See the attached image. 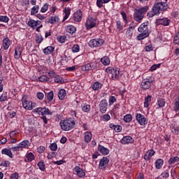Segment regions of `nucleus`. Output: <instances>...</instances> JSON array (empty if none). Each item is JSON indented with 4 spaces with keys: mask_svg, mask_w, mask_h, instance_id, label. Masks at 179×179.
Returning <instances> with one entry per match:
<instances>
[{
    "mask_svg": "<svg viewBox=\"0 0 179 179\" xmlns=\"http://www.w3.org/2000/svg\"><path fill=\"white\" fill-rule=\"evenodd\" d=\"M165 2L155 3L152 7L153 12H149L148 13V17H153L155 15H159L161 12H164L169 9V5L167 4V0H164Z\"/></svg>",
    "mask_w": 179,
    "mask_h": 179,
    "instance_id": "f257e3e1",
    "label": "nucleus"
},
{
    "mask_svg": "<svg viewBox=\"0 0 179 179\" xmlns=\"http://www.w3.org/2000/svg\"><path fill=\"white\" fill-rule=\"evenodd\" d=\"M59 125L62 131H71V129H73V128H75V126L76 125V122H75V119L73 118H69L61 120Z\"/></svg>",
    "mask_w": 179,
    "mask_h": 179,
    "instance_id": "f03ea898",
    "label": "nucleus"
},
{
    "mask_svg": "<svg viewBox=\"0 0 179 179\" xmlns=\"http://www.w3.org/2000/svg\"><path fill=\"white\" fill-rule=\"evenodd\" d=\"M149 10L148 6L134 9V19L136 22H141L145 17V13Z\"/></svg>",
    "mask_w": 179,
    "mask_h": 179,
    "instance_id": "7ed1b4c3",
    "label": "nucleus"
},
{
    "mask_svg": "<svg viewBox=\"0 0 179 179\" xmlns=\"http://www.w3.org/2000/svg\"><path fill=\"white\" fill-rule=\"evenodd\" d=\"M106 72L109 74L113 80H118L121 77L120 69L118 68L108 67L106 69Z\"/></svg>",
    "mask_w": 179,
    "mask_h": 179,
    "instance_id": "20e7f679",
    "label": "nucleus"
},
{
    "mask_svg": "<svg viewBox=\"0 0 179 179\" xmlns=\"http://www.w3.org/2000/svg\"><path fill=\"white\" fill-rule=\"evenodd\" d=\"M155 82V79L152 77L144 78L140 85V87L143 90H148L152 87V83Z\"/></svg>",
    "mask_w": 179,
    "mask_h": 179,
    "instance_id": "39448f33",
    "label": "nucleus"
},
{
    "mask_svg": "<svg viewBox=\"0 0 179 179\" xmlns=\"http://www.w3.org/2000/svg\"><path fill=\"white\" fill-rule=\"evenodd\" d=\"M22 107L25 110H33V108H35V107L37 106L36 103H33L31 101H28L26 99V96H23L22 98Z\"/></svg>",
    "mask_w": 179,
    "mask_h": 179,
    "instance_id": "423d86ee",
    "label": "nucleus"
},
{
    "mask_svg": "<svg viewBox=\"0 0 179 179\" xmlns=\"http://www.w3.org/2000/svg\"><path fill=\"white\" fill-rule=\"evenodd\" d=\"M105 41L103 38H94L89 41V45L91 48H98V47H101L104 44Z\"/></svg>",
    "mask_w": 179,
    "mask_h": 179,
    "instance_id": "0eeeda50",
    "label": "nucleus"
},
{
    "mask_svg": "<svg viewBox=\"0 0 179 179\" xmlns=\"http://www.w3.org/2000/svg\"><path fill=\"white\" fill-rule=\"evenodd\" d=\"M34 113H36L38 115H52V112L50 111L48 108H36Z\"/></svg>",
    "mask_w": 179,
    "mask_h": 179,
    "instance_id": "6e6552de",
    "label": "nucleus"
},
{
    "mask_svg": "<svg viewBox=\"0 0 179 179\" xmlns=\"http://www.w3.org/2000/svg\"><path fill=\"white\" fill-rule=\"evenodd\" d=\"M136 120L140 125L145 126L148 124V118H146L142 113H136Z\"/></svg>",
    "mask_w": 179,
    "mask_h": 179,
    "instance_id": "1a4fd4ad",
    "label": "nucleus"
},
{
    "mask_svg": "<svg viewBox=\"0 0 179 179\" xmlns=\"http://www.w3.org/2000/svg\"><path fill=\"white\" fill-rule=\"evenodd\" d=\"M108 103L107 99H102L99 103V110L102 114H106Z\"/></svg>",
    "mask_w": 179,
    "mask_h": 179,
    "instance_id": "9d476101",
    "label": "nucleus"
},
{
    "mask_svg": "<svg viewBox=\"0 0 179 179\" xmlns=\"http://www.w3.org/2000/svg\"><path fill=\"white\" fill-rule=\"evenodd\" d=\"M110 162V159L108 158L103 157L101 159L99 164V167L101 170H104L107 166H108V163Z\"/></svg>",
    "mask_w": 179,
    "mask_h": 179,
    "instance_id": "9b49d317",
    "label": "nucleus"
},
{
    "mask_svg": "<svg viewBox=\"0 0 179 179\" xmlns=\"http://www.w3.org/2000/svg\"><path fill=\"white\" fill-rule=\"evenodd\" d=\"M85 27H87V29L96 27V19L93 17L88 18L85 22Z\"/></svg>",
    "mask_w": 179,
    "mask_h": 179,
    "instance_id": "f8f14e48",
    "label": "nucleus"
},
{
    "mask_svg": "<svg viewBox=\"0 0 179 179\" xmlns=\"http://www.w3.org/2000/svg\"><path fill=\"white\" fill-rule=\"evenodd\" d=\"M149 22H143L140 25L138 30L140 33H149Z\"/></svg>",
    "mask_w": 179,
    "mask_h": 179,
    "instance_id": "ddd939ff",
    "label": "nucleus"
},
{
    "mask_svg": "<svg viewBox=\"0 0 179 179\" xmlns=\"http://www.w3.org/2000/svg\"><path fill=\"white\" fill-rule=\"evenodd\" d=\"M74 171H76L78 177H79L80 178H83V177L86 176V173L85 172V171L78 166L74 168Z\"/></svg>",
    "mask_w": 179,
    "mask_h": 179,
    "instance_id": "4468645a",
    "label": "nucleus"
},
{
    "mask_svg": "<svg viewBox=\"0 0 179 179\" xmlns=\"http://www.w3.org/2000/svg\"><path fill=\"white\" fill-rule=\"evenodd\" d=\"M134 142H135V141L129 136H124L120 141V143H122V145H128V143H134Z\"/></svg>",
    "mask_w": 179,
    "mask_h": 179,
    "instance_id": "2eb2a0df",
    "label": "nucleus"
},
{
    "mask_svg": "<svg viewBox=\"0 0 179 179\" xmlns=\"http://www.w3.org/2000/svg\"><path fill=\"white\" fill-rule=\"evenodd\" d=\"M83 16V14H82V10H78L73 14V20H74V22H80V20H82Z\"/></svg>",
    "mask_w": 179,
    "mask_h": 179,
    "instance_id": "dca6fc26",
    "label": "nucleus"
},
{
    "mask_svg": "<svg viewBox=\"0 0 179 179\" xmlns=\"http://www.w3.org/2000/svg\"><path fill=\"white\" fill-rule=\"evenodd\" d=\"M40 24H41V21L40 20L36 21L33 19H30L28 22V26L32 29H36V27H37V26H40Z\"/></svg>",
    "mask_w": 179,
    "mask_h": 179,
    "instance_id": "f3484780",
    "label": "nucleus"
},
{
    "mask_svg": "<svg viewBox=\"0 0 179 179\" xmlns=\"http://www.w3.org/2000/svg\"><path fill=\"white\" fill-rule=\"evenodd\" d=\"M22 52H23V48L20 46H17L15 50V55H14L15 59H20V57H22Z\"/></svg>",
    "mask_w": 179,
    "mask_h": 179,
    "instance_id": "a211bd4d",
    "label": "nucleus"
},
{
    "mask_svg": "<svg viewBox=\"0 0 179 179\" xmlns=\"http://www.w3.org/2000/svg\"><path fill=\"white\" fill-rule=\"evenodd\" d=\"M124 27H126V25L124 26V24H122L121 20L116 21V29L117 30V33H124Z\"/></svg>",
    "mask_w": 179,
    "mask_h": 179,
    "instance_id": "6ab92c4d",
    "label": "nucleus"
},
{
    "mask_svg": "<svg viewBox=\"0 0 179 179\" xmlns=\"http://www.w3.org/2000/svg\"><path fill=\"white\" fill-rule=\"evenodd\" d=\"M169 24L170 20L167 18L157 19L156 20V24L158 25L162 24V26H169Z\"/></svg>",
    "mask_w": 179,
    "mask_h": 179,
    "instance_id": "aec40b11",
    "label": "nucleus"
},
{
    "mask_svg": "<svg viewBox=\"0 0 179 179\" xmlns=\"http://www.w3.org/2000/svg\"><path fill=\"white\" fill-rule=\"evenodd\" d=\"M155 153H156V152H155V150H149L144 155V159L146 161L150 160L152 159V157H153V156H155Z\"/></svg>",
    "mask_w": 179,
    "mask_h": 179,
    "instance_id": "412c9836",
    "label": "nucleus"
},
{
    "mask_svg": "<svg viewBox=\"0 0 179 179\" xmlns=\"http://www.w3.org/2000/svg\"><path fill=\"white\" fill-rule=\"evenodd\" d=\"M98 150L99 152H100V153H101L102 155H108V153H110V150H108V148L101 145H99L98 146Z\"/></svg>",
    "mask_w": 179,
    "mask_h": 179,
    "instance_id": "4be33fe9",
    "label": "nucleus"
},
{
    "mask_svg": "<svg viewBox=\"0 0 179 179\" xmlns=\"http://www.w3.org/2000/svg\"><path fill=\"white\" fill-rule=\"evenodd\" d=\"M18 145L21 150H23V149H26V148H29V146H30V141H29V140H24L20 143Z\"/></svg>",
    "mask_w": 179,
    "mask_h": 179,
    "instance_id": "5701e85b",
    "label": "nucleus"
},
{
    "mask_svg": "<svg viewBox=\"0 0 179 179\" xmlns=\"http://www.w3.org/2000/svg\"><path fill=\"white\" fill-rule=\"evenodd\" d=\"M92 133L90 131H86L84 133V141L86 143H90V141H92Z\"/></svg>",
    "mask_w": 179,
    "mask_h": 179,
    "instance_id": "b1692460",
    "label": "nucleus"
},
{
    "mask_svg": "<svg viewBox=\"0 0 179 179\" xmlns=\"http://www.w3.org/2000/svg\"><path fill=\"white\" fill-rule=\"evenodd\" d=\"M10 46V40L8 38H4L3 39V50H8Z\"/></svg>",
    "mask_w": 179,
    "mask_h": 179,
    "instance_id": "393cba45",
    "label": "nucleus"
},
{
    "mask_svg": "<svg viewBox=\"0 0 179 179\" xmlns=\"http://www.w3.org/2000/svg\"><path fill=\"white\" fill-rule=\"evenodd\" d=\"M2 155H6V156H8V157H10V159H13V154H12V151L8 148H4L1 150Z\"/></svg>",
    "mask_w": 179,
    "mask_h": 179,
    "instance_id": "a878e982",
    "label": "nucleus"
},
{
    "mask_svg": "<svg viewBox=\"0 0 179 179\" xmlns=\"http://www.w3.org/2000/svg\"><path fill=\"white\" fill-rule=\"evenodd\" d=\"M66 30L67 33H69L70 34H73V33L76 32V27L73 25H68L66 27Z\"/></svg>",
    "mask_w": 179,
    "mask_h": 179,
    "instance_id": "bb28decb",
    "label": "nucleus"
},
{
    "mask_svg": "<svg viewBox=\"0 0 179 179\" xmlns=\"http://www.w3.org/2000/svg\"><path fill=\"white\" fill-rule=\"evenodd\" d=\"M54 82L55 83H59L60 85H62V83H65V80H64V78H62V77L59 76V75H56L54 77Z\"/></svg>",
    "mask_w": 179,
    "mask_h": 179,
    "instance_id": "cd10ccee",
    "label": "nucleus"
},
{
    "mask_svg": "<svg viewBox=\"0 0 179 179\" xmlns=\"http://www.w3.org/2000/svg\"><path fill=\"white\" fill-rule=\"evenodd\" d=\"M63 12L64 13H65V15L64 17L62 22H64L65 20H66V19H68V17H69V15H71V8L69 7L65 8Z\"/></svg>",
    "mask_w": 179,
    "mask_h": 179,
    "instance_id": "c85d7f7f",
    "label": "nucleus"
},
{
    "mask_svg": "<svg viewBox=\"0 0 179 179\" xmlns=\"http://www.w3.org/2000/svg\"><path fill=\"white\" fill-rule=\"evenodd\" d=\"M164 163V161L162 159H158L155 162V167L157 169V170H160L162 167H163V164Z\"/></svg>",
    "mask_w": 179,
    "mask_h": 179,
    "instance_id": "c756f323",
    "label": "nucleus"
},
{
    "mask_svg": "<svg viewBox=\"0 0 179 179\" xmlns=\"http://www.w3.org/2000/svg\"><path fill=\"white\" fill-rule=\"evenodd\" d=\"M25 157V162H33V160H34V154L32 152H27Z\"/></svg>",
    "mask_w": 179,
    "mask_h": 179,
    "instance_id": "7c9ffc66",
    "label": "nucleus"
},
{
    "mask_svg": "<svg viewBox=\"0 0 179 179\" xmlns=\"http://www.w3.org/2000/svg\"><path fill=\"white\" fill-rule=\"evenodd\" d=\"M178 162H179L178 157H171V158L168 161V163L170 166H171V164H176V163H178Z\"/></svg>",
    "mask_w": 179,
    "mask_h": 179,
    "instance_id": "2f4dec72",
    "label": "nucleus"
},
{
    "mask_svg": "<svg viewBox=\"0 0 179 179\" xmlns=\"http://www.w3.org/2000/svg\"><path fill=\"white\" fill-rule=\"evenodd\" d=\"M65 96H66V91L64 89L60 90L58 93L59 100H64V99H65Z\"/></svg>",
    "mask_w": 179,
    "mask_h": 179,
    "instance_id": "473e14b6",
    "label": "nucleus"
},
{
    "mask_svg": "<svg viewBox=\"0 0 179 179\" xmlns=\"http://www.w3.org/2000/svg\"><path fill=\"white\" fill-rule=\"evenodd\" d=\"M43 52H44V54H45V55H48L50 54H52V52H54V47H52V46H48L47 48H45L43 50Z\"/></svg>",
    "mask_w": 179,
    "mask_h": 179,
    "instance_id": "72a5a7b5",
    "label": "nucleus"
},
{
    "mask_svg": "<svg viewBox=\"0 0 179 179\" xmlns=\"http://www.w3.org/2000/svg\"><path fill=\"white\" fill-rule=\"evenodd\" d=\"M101 87H103V84L99 82H95L92 85V90H100Z\"/></svg>",
    "mask_w": 179,
    "mask_h": 179,
    "instance_id": "f704fd0d",
    "label": "nucleus"
},
{
    "mask_svg": "<svg viewBox=\"0 0 179 179\" xmlns=\"http://www.w3.org/2000/svg\"><path fill=\"white\" fill-rule=\"evenodd\" d=\"M152 101V95H148L147 97L145 98L144 101V107H149V104H150Z\"/></svg>",
    "mask_w": 179,
    "mask_h": 179,
    "instance_id": "c9c22d12",
    "label": "nucleus"
},
{
    "mask_svg": "<svg viewBox=\"0 0 179 179\" xmlns=\"http://www.w3.org/2000/svg\"><path fill=\"white\" fill-rule=\"evenodd\" d=\"M141 34H140L138 36H137V39L141 41V40H143L144 38H146V37H149V33L147 32H141Z\"/></svg>",
    "mask_w": 179,
    "mask_h": 179,
    "instance_id": "e433bc0d",
    "label": "nucleus"
},
{
    "mask_svg": "<svg viewBox=\"0 0 179 179\" xmlns=\"http://www.w3.org/2000/svg\"><path fill=\"white\" fill-rule=\"evenodd\" d=\"M80 69L83 72H89V71H92L90 63H88L85 65L81 66Z\"/></svg>",
    "mask_w": 179,
    "mask_h": 179,
    "instance_id": "4c0bfd02",
    "label": "nucleus"
},
{
    "mask_svg": "<svg viewBox=\"0 0 179 179\" xmlns=\"http://www.w3.org/2000/svg\"><path fill=\"white\" fill-rule=\"evenodd\" d=\"M59 21V18L57 15L52 16L49 20V23H51V24H54L55 23H57Z\"/></svg>",
    "mask_w": 179,
    "mask_h": 179,
    "instance_id": "58836bf2",
    "label": "nucleus"
},
{
    "mask_svg": "<svg viewBox=\"0 0 179 179\" xmlns=\"http://www.w3.org/2000/svg\"><path fill=\"white\" fill-rule=\"evenodd\" d=\"M40 9V6L38 5L34 6L31 9V15L34 16L36 13H38V10Z\"/></svg>",
    "mask_w": 179,
    "mask_h": 179,
    "instance_id": "ea45409f",
    "label": "nucleus"
},
{
    "mask_svg": "<svg viewBox=\"0 0 179 179\" xmlns=\"http://www.w3.org/2000/svg\"><path fill=\"white\" fill-rule=\"evenodd\" d=\"M101 62L103 65H110V59L108 57L105 56L101 59Z\"/></svg>",
    "mask_w": 179,
    "mask_h": 179,
    "instance_id": "a19ab883",
    "label": "nucleus"
},
{
    "mask_svg": "<svg viewBox=\"0 0 179 179\" xmlns=\"http://www.w3.org/2000/svg\"><path fill=\"white\" fill-rule=\"evenodd\" d=\"M81 108L85 113H89L90 111L91 107L90 105L83 103V105H81Z\"/></svg>",
    "mask_w": 179,
    "mask_h": 179,
    "instance_id": "79ce46f5",
    "label": "nucleus"
},
{
    "mask_svg": "<svg viewBox=\"0 0 179 179\" xmlns=\"http://www.w3.org/2000/svg\"><path fill=\"white\" fill-rule=\"evenodd\" d=\"M120 15H122V17L123 19V21L124 22L125 26L128 24V17H127V13L124 11H121Z\"/></svg>",
    "mask_w": 179,
    "mask_h": 179,
    "instance_id": "37998d69",
    "label": "nucleus"
},
{
    "mask_svg": "<svg viewBox=\"0 0 179 179\" xmlns=\"http://www.w3.org/2000/svg\"><path fill=\"white\" fill-rule=\"evenodd\" d=\"M39 82H50V78L45 75H42L38 78Z\"/></svg>",
    "mask_w": 179,
    "mask_h": 179,
    "instance_id": "c03bdc74",
    "label": "nucleus"
},
{
    "mask_svg": "<svg viewBox=\"0 0 179 179\" xmlns=\"http://www.w3.org/2000/svg\"><path fill=\"white\" fill-rule=\"evenodd\" d=\"M123 120L124 122H131L132 121V115L127 114L124 115Z\"/></svg>",
    "mask_w": 179,
    "mask_h": 179,
    "instance_id": "a18cd8bd",
    "label": "nucleus"
},
{
    "mask_svg": "<svg viewBox=\"0 0 179 179\" xmlns=\"http://www.w3.org/2000/svg\"><path fill=\"white\" fill-rule=\"evenodd\" d=\"M157 104L159 107L162 108L164 107V106H166V100H164V99H159L157 101Z\"/></svg>",
    "mask_w": 179,
    "mask_h": 179,
    "instance_id": "49530a36",
    "label": "nucleus"
},
{
    "mask_svg": "<svg viewBox=\"0 0 179 179\" xmlns=\"http://www.w3.org/2000/svg\"><path fill=\"white\" fill-rule=\"evenodd\" d=\"M90 66L91 68V70L93 71L94 69H97V68L99 66V64L96 62H92L90 63Z\"/></svg>",
    "mask_w": 179,
    "mask_h": 179,
    "instance_id": "de8ad7c7",
    "label": "nucleus"
},
{
    "mask_svg": "<svg viewBox=\"0 0 179 179\" xmlns=\"http://www.w3.org/2000/svg\"><path fill=\"white\" fill-rule=\"evenodd\" d=\"M43 40H44V38H43V36H41V34L37 35L36 36V42L38 44H41V43H43Z\"/></svg>",
    "mask_w": 179,
    "mask_h": 179,
    "instance_id": "09e8293b",
    "label": "nucleus"
},
{
    "mask_svg": "<svg viewBox=\"0 0 179 179\" xmlns=\"http://www.w3.org/2000/svg\"><path fill=\"white\" fill-rule=\"evenodd\" d=\"M53 99H54V92L50 91L47 94V99L48 100V101H52Z\"/></svg>",
    "mask_w": 179,
    "mask_h": 179,
    "instance_id": "8fccbe9b",
    "label": "nucleus"
},
{
    "mask_svg": "<svg viewBox=\"0 0 179 179\" xmlns=\"http://www.w3.org/2000/svg\"><path fill=\"white\" fill-rule=\"evenodd\" d=\"M8 100V94L3 93L2 95L0 96V102L2 103V101H6Z\"/></svg>",
    "mask_w": 179,
    "mask_h": 179,
    "instance_id": "3c124183",
    "label": "nucleus"
},
{
    "mask_svg": "<svg viewBox=\"0 0 179 179\" xmlns=\"http://www.w3.org/2000/svg\"><path fill=\"white\" fill-rule=\"evenodd\" d=\"M144 50H145V51H146V52L153 51V45L151 43L149 45H145Z\"/></svg>",
    "mask_w": 179,
    "mask_h": 179,
    "instance_id": "603ef678",
    "label": "nucleus"
},
{
    "mask_svg": "<svg viewBox=\"0 0 179 179\" xmlns=\"http://www.w3.org/2000/svg\"><path fill=\"white\" fill-rule=\"evenodd\" d=\"M38 167H39L41 171H44L45 170V165L44 164L43 162H39L37 164Z\"/></svg>",
    "mask_w": 179,
    "mask_h": 179,
    "instance_id": "864d4df0",
    "label": "nucleus"
},
{
    "mask_svg": "<svg viewBox=\"0 0 179 179\" xmlns=\"http://www.w3.org/2000/svg\"><path fill=\"white\" fill-rule=\"evenodd\" d=\"M48 3H45L43 7L41 8V13H45L47 10H48Z\"/></svg>",
    "mask_w": 179,
    "mask_h": 179,
    "instance_id": "5fc2aeb1",
    "label": "nucleus"
},
{
    "mask_svg": "<svg viewBox=\"0 0 179 179\" xmlns=\"http://www.w3.org/2000/svg\"><path fill=\"white\" fill-rule=\"evenodd\" d=\"M171 133L175 134V135H178L179 134V127H171Z\"/></svg>",
    "mask_w": 179,
    "mask_h": 179,
    "instance_id": "6e6d98bb",
    "label": "nucleus"
},
{
    "mask_svg": "<svg viewBox=\"0 0 179 179\" xmlns=\"http://www.w3.org/2000/svg\"><path fill=\"white\" fill-rule=\"evenodd\" d=\"M71 50L73 52H79L80 48L79 47V45L76 44L72 47Z\"/></svg>",
    "mask_w": 179,
    "mask_h": 179,
    "instance_id": "4d7b16f0",
    "label": "nucleus"
},
{
    "mask_svg": "<svg viewBox=\"0 0 179 179\" xmlns=\"http://www.w3.org/2000/svg\"><path fill=\"white\" fill-rule=\"evenodd\" d=\"M134 29V27H129L127 31H126V35L128 36V37H131V36H132V30Z\"/></svg>",
    "mask_w": 179,
    "mask_h": 179,
    "instance_id": "13d9d810",
    "label": "nucleus"
},
{
    "mask_svg": "<svg viewBox=\"0 0 179 179\" xmlns=\"http://www.w3.org/2000/svg\"><path fill=\"white\" fill-rule=\"evenodd\" d=\"M162 178H169L170 177V173H169V170L164 171L162 174H161Z\"/></svg>",
    "mask_w": 179,
    "mask_h": 179,
    "instance_id": "bf43d9fd",
    "label": "nucleus"
},
{
    "mask_svg": "<svg viewBox=\"0 0 179 179\" xmlns=\"http://www.w3.org/2000/svg\"><path fill=\"white\" fill-rule=\"evenodd\" d=\"M0 22L8 23V22H9V17H8L7 16L0 15Z\"/></svg>",
    "mask_w": 179,
    "mask_h": 179,
    "instance_id": "052dcab7",
    "label": "nucleus"
},
{
    "mask_svg": "<svg viewBox=\"0 0 179 179\" xmlns=\"http://www.w3.org/2000/svg\"><path fill=\"white\" fill-rule=\"evenodd\" d=\"M115 101H117V99L115 98V96H112L109 97V106H112V104H114Z\"/></svg>",
    "mask_w": 179,
    "mask_h": 179,
    "instance_id": "680f3d73",
    "label": "nucleus"
},
{
    "mask_svg": "<svg viewBox=\"0 0 179 179\" xmlns=\"http://www.w3.org/2000/svg\"><path fill=\"white\" fill-rule=\"evenodd\" d=\"M55 156H57V154H55V152H51L48 153L47 157H48V160H51V159H54V157H55Z\"/></svg>",
    "mask_w": 179,
    "mask_h": 179,
    "instance_id": "e2e57ef3",
    "label": "nucleus"
},
{
    "mask_svg": "<svg viewBox=\"0 0 179 179\" xmlns=\"http://www.w3.org/2000/svg\"><path fill=\"white\" fill-rule=\"evenodd\" d=\"M50 150H52V152H55L57 149H58V145H57V143H53L50 146Z\"/></svg>",
    "mask_w": 179,
    "mask_h": 179,
    "instance_id": "0e129e2a",
    "label": "nucleus"
},
{
    "mask_svg": "<svg viewBox=\"0 0 179 179\" xmlns=\"http://www.w3.org/2000/svg\"><path fill=\"white\" fill-rule=\"evenodd\" d=\"M105 3L103 0H96V6L103 8V4Z\"/></svg>",
    "mask_w": 179,
    "mask_h": 179,
    "instance_id": "69168bd1",
    "label": "nucleus"
},
{
    "mask_svg": "<svg viewBox=\"0 0 179 179\" xmlns=\"http://www.w3.org/2000/svg\"><path fill=\"white\" fill-rule=\"evenodd\" d=\"M10 179H19V173L15 172L10 175Z\"/></svg>",
    "mask_w": 179,
    "mask_h": 179,
    "instance_id": "338daca9",
    "label": "nucleus"
},
{
    "mask_svg": "<svg viewBox=\"0 0 179 179\" xmlns=\"http://www.w3.org/2000/svg\"><path fill=\"white\" fill-rule=\"evenodd\" d=\"M19 134V132L17 131H12L10 133V138H16V136Z\"/></svg>",
    "mask_w": 179,
    "mask_h": 179,
    "instance_id": "774afa93",
    "label": "nucleus"
}]
</instances>
